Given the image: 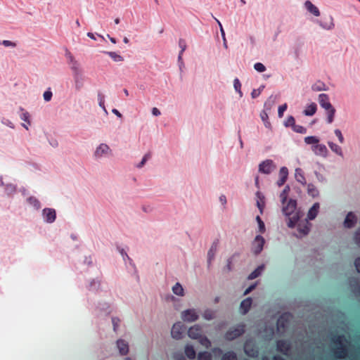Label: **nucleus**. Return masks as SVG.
<instances>
[{
    "mask_svg": "<svg viewBox=\"0 0 360 360\" xmlns=\"http://www.w3.org/2000/svg\"><path fill=\"white\" fill-rule=\"evenodd\" d=\"M201 328L198 325L191 327L188 330V335L192 339H199L201 338Z\"/></svg>",
    "mask_w": 360,
    "mask_h": 360,
    "instance_id": "9b49d317",
    "label": "nucleus"
},
{
    "mask_svg": "<svg viewBox=\"0 0 360 360\" xmlns=\"http://www.w3.org/2000/svg\"><path fill=\"white\" fill-rule=\"evenodd\" d=\"M319 210V204L316 202L313 205V206L309 209L307 214V219L309 220H313L317 216Z\"/></svg>",
    "mask_w": 360,
    "mask_h": 360,
    "instance_id": "5701e85b",
    "label": "nucleus"
},
{
    "mask_svg": "<svg viewBox=\"0 0 360 360\" xmlns=\"http://www.w3.org/2000/svg\"><path fill=\"white\" fill-rule=\"evenodd\" d=\"M288 168L285 167H281L279 171V179L276 182L277 185L278 186H283L285 183L287 179H288Z\"/></svg>",
    "mask_w": 360,
    "mask_h": 360,
    "instance_id": "2eb2a0df",
    "label": "nucleus"
},
{
    "mask_svg": "<svg viewBox=\"0 0 360 360\" xmlns=\"http://www.w3.org/2000/svg\"><path fill=\"white\" fill-rule=\"evenodd\" d=\"M295 179L298 182L301 183L302 184H306L305 177L304 176L302 170L300 168H297L295 169Z\"/></svg>",
    "mask_w": 360,
    "mask_h": 360,
    "instance_id": "bb28decb",
    "label": "nucleus"
},
{
    "mask_svg": "<svg viewBox=\"0 0 360 360\" xmlns=\"http://www.w3.org/2000/svg\"><path fill=\"white\" fill-rule=\"evenodd\" d=\"M110 148L108 145L105 143H101L97 147L94 155L96 157L100 158L105 154H107L110 151Z\"/></svg>",
    "mask_w": 360,
    "mask_h": 360,
    "instance_id": "aec40b11",
    "label": "nucleus"
},
{
    "mask_svg": "<svg viewBox=\"0 0 360 360\" xmlns=\"http://www.w3.org/2000/svg\"><path fill=\"white\" fill-rule=\"evenodd\" d=\"M304 6L306 9L311 13H312L314 16H319L320 11L319 8L314 5L310 1L307 0L304 2Z\"/></svg>",
    "mask_w": 360,
    "mask_h": 360,
    "instance_id": "412c9836",
    "label": "nucleus"
},
{
    "mask_svg": "<svg viewBox=\"0 0 360 360\" xmlns=\"http://www.w3.org/2000/svg\"><path fill=\"white\" fill-rule=\"evenodd\" d=\"M319 140L316 136H307L304 138V142L307 144H314L316 145L319 143Z\"/></svg>",
    "mask_w": 360,
    "mask_h": 360,
    "instance_id": "58836bf2",
    "label": "nucleus"
},
{
    "mask_svg": "<svg viewBox=\"0 0 360 360\" xmlns=\"http://www.w3.org/2000/svg\"><path fill=\"white\" fill-rule=\"evenodd\" d=\"M106 53L115 62L123 61L124 58L122 56L113 51L106 52Z\"/></svg>",
    "mask_w": 360,
    "mask_h": 360,
    "instance_id": "e433bc0d",
    "label": "nucleus"
},
{
    "mask_svg": "<svg viewBox=\"0 0 360 360\" xmlns=\"http://www.w3.org/2000/svg\"><path fill=\"white\" fill-rule=\"evenodd\" d=\"M204 317L208 320L212 319L213 318L212 311H206L204 314Z\"/></svg>",
    "mask_w": 360,
    "mask_h": 360,
    "instance_id": "774afa93",
    "label": "nucleus"
},
{
    "mask_svg": "<svg viewBox=\"0 0 360 360\" xmlns=\"http://www.w3.org/2000/svg\"><path fill=\"white\" fill-rule=\"evenodd\" d=\"M120 319L118 318H116V317H113L112 319V326H113V329L115 331L117 330V327L119 326V324H120Z\"/></svg>",
    "mask_w": 360,
    "mask_h": 360,
    "instance_id": "6e6d98bb",
    "label": "nucleus"
},
{
    "mask_svg": "<svg viewBox=\"0 0 360 360\" xmlns=\"http://www.w3.org/2000/svg\"><path fill=\"white\" fill-rule=\"evenodd\" d=\"M214 20L217 21V22L218 23V25H219V27H220V31H221V36H222V37H223V38H224V37H225V32H224V29H223V27H222V25H221V24L220 21H219L218 19H217L216 18H214Z\"/></svg>",
    "mask_w": 360,
    "mask_h": 360,
    "instance_id": "0e129e2a",
    "label": "nucleus"
},
{
    "mask_svg": "<svg viewBox=\"0 0 360 360\" xmlns=\"http://www.w3.org/2000/svg\"><path fill=\"white\" fill-rule=\"evenodd\" d=\"M287 109V104L285 103L282 105H280L278 107V117H282L283 116V112L286 110Z\"/></svg>",
    "mask_w": 360,
    "mask_h": 360,
    "instance_id": "de8ad7c7",
    "label": "nucleus"
},
{
    "mask_svg": "<svg viewBox=\"0 0 360 360\" xmlns=\"http://www.w3.org/2000/svg\"><path fill=\"white\" fill-rule=\"evenodd\" d=\"M323 86H324V84L322 82H317L312 86V89L314 91H319L324 90Z\"/></svg>",
    "mask_w": 360,
    "mask_h": 360,
    "instance_id": "09e8293b",
    "label": "nucleus"
},
{
    "mask_svg": "<svg viewBox=\"0 0 360 360\" xmlns=\"http://www.w3.org/2000/svg\"><path fill=\"white\" fill-rule=\"evenodd\" d=\"M298 231V236L302 237L304 236L309 232L310 230V224L307 221L304 222L302 224H299L297 229Z\"/></svg>",
    "mask_w": 360,
    "mask_h": 360,
    "instance_id": "dca6fc26",
    "label": "nucleus"
},
{
    "mask_svg": "<svg viewBox=\"0 0 360 360\" xmlns=\"http://www.w3.org/2000/svg\"><path fill=\"white\" fill-rule=\"evenodd\" d=\"M335 109L334 108L330 109V110H326V115H327V122L328 124H330L333 122V120H334V117H335Z\"/></svg>",
    "mask_w": 360,
    "mask_h": 360,
    "instance_id": "473e14b6",
    "label": "nucleus"
},
{
    "mask_svg": "<svg viewBox=\"0 0 360 360\" xmlns=\"http://www.w3.org/2000/svg\"><path fill=\"white\" fill-rule=\"evenodd\" d=\"M254 68L259 72H263L266 70L265 66L261 63H256L254 65Z\"/></svg>",
    "mask_w": 360,
    "mask_h": 360,
    "instance_id": "a18cd8bd",
    "label": "nucleus"
},
{
    "mask_svg": "<svg viewBox=\"0 0 360 360\" xmlns=\"http://www.w3.org/2000/svg\"><path fill=\"white\" fill-rule=\"evenodd\" d=\"M290 191V187L289 186H286L283 191L280 194V198L281 200V202L284 205L285 201L287 200L288 192Z\"/></svg>",
    "mask_w": 360,
    "mask_h": 360,
    "instance_id": "f704fd0d",
    "label": "nucleus"
},
{
    "mask_svg": "<svg viewBox=\"0 0 360 360\" xmlns=\"http://www.w3.org/2000/svg\"><path fill=\"white\" fill-rule=\"evenodd\" d=\"M278 330H284L288 326V315L284 314L281 315L277 320Z\"/></svg>",
    "mask_w": 360,
    "mask_h": 360,
    "instance_id": "a211bd4d",
    "label": "nucleus"
},
{
    "mask_svg": "<svg viewBox=\"0 0 360 360\" xmlns=\"http://www.w3.org/2000/svg\"><path fill=\"white\" fill-rule=\"evenodd\" d=\"M295 125V120L294 117L289 116L285 122V127H292V128H293Z\"/></svg>",
    "mask_w": 360,
    "mask_h": 360,
    "instance_id": "37998d69",
    "label": "nucleus"
},
{
    "mask_svg": "<svg viewBox=\"0 0 360 360\" xmlns=\"http://www.w3.org/2000/svg\"><path fill=\"white\" fill-rule=\"evenodd\" d=\"M186 327L181 322L174 323L172 328L171 335L173 338L179 340L186 331Z\"/></svg>",
    "mask_w": 360,
    "mask_h": 360,
    "instance_id": "7ed1b4c3",
    "label": "nucleus"
},
{
    "mask_svg": "<svg viewBox=\"0 0 360 360\" xmlns=\"http://www.w3.org/2000/svg\"><path fill=\"white\" fill-rule=\"evenodd\" d=\"M181 318L187 322H193L198 319V315L194 309H187L181 313Z\"/></svg>",
    "mask_w": 360,
    "mask_h": 360,
    "instance_id": "0eeeda50",
    "label": "nucleus"
},
{
    "mask_svg": "<svg viewBox=\"0 0 360 360\" xmlns=\"http://www.w3.org/2000/svg\"><path fill=\"white\" fill-rule=\"evenodd\" d=\"M219 245V241H214L207 252V262L208 266L210 265L212 261L214 259L215 254L217 252V248Z\"/></svg>",
    "mask_w": 360,
    "mask_h": 360,
    "instance_id": "4468645a",
    "label": "nucleus"
},
{
    "mask_svg": "<svg viewBox=\"0 0 360 360\" xmlns=\"http://www.w3.org/2000/svg\"><path fill=\"white\" fill-rule=\"evenodd\" d=\"M252 299L250 297H248L243 300L240 305V309L243 314H246L250 309L252 305Z\"/></svg>",
    "mask_w": 360,
    "mask_h": 360,
    "instance_id": "4be33fe9",
    "label": "nucleus"
},
{
    "mask_svg": "<svg viewBox=\"0 0 360 360\" xmlns=\"http://www.w3.org/2000/svg\"><path fill=\"white\" fill-rule=\"evenodd\" d=\"M334 132L336 136L338 138L340 143H342L344 142V137L342 134L341 131L340 129H335Z\"/></svg>",
    "mask_w": 360,
    "mask_h": 360,
    "instance_id": "5fc2aeb1",
    "label": "nucleus"
},
{
    "mask_svg": "<svg viewBox=\"0 0 360 360\" xmlns=\"http://www.w3.org/2000/svg\"><path fill=\"white\" fill-rule=\"evenodd\" d=\"M52 92L49 90L48 91H46L44 93V99L46 101H50L51 98H52Z\"/></svg>",
    "mask_w": 360,
    "mask_h": 360,
    "instance_id": "864d4df0",
    "label": "nucleus"
},
{
    "mask_svg": "<svg viewBox=\"0 0 360 360\" xmlns=\"http://www.w3.org/2000/svg\"><path fill=\"white\" fill-rule=\"evenodd\" d=\"M312 150L316 155L326 157L328 154V149L324 144H316L312 146Z\"/></svg>",
    "mask_w": 360,
    "mask_h": 360,
    "instance_id": "f8f14e48",
    "label": "nucleus"
},
{
    "mask_svg": "<svg viewBox=\"0 0 360 360\" xmlns=\"http://www.w3.org/2000/svg\"><path fill=\"white\" fill-rule=\"evenodd\" d=\"M296 219L293 217L292 218H290L289 219V221L288 223V225L289 227H294L295 226V224H296Z\"/></svg>",
    "mask_w": 360,
    "mask_h": 360,
    "instance_id": "bf43d9fd",
    "label": "nucleus"
},
{
    "mask_svg": "<svg viewBox=\"0 0 360 360\" xmlns=\"http://www.w3.org/2000/svg\"><path fill=\"white\" fill-rule=\"evenodd\" d=\"M259 225V231L260 233H264L265 231V226L263 221H260V222L258 224Z\"/></svg>",
    "mask_w": 360,
    "mask_h": 360,
    "instance_id": "338daca9",
    "label": "nucleus"
},
{
    "mask_svg": "<svg viewBox=\"0 0 360 360\" xmlns=\"http://www.w3.org/2000/svg\"><path fill=\"white\" fill-rule=\"evenodd\" d=\"M198 360H212L211 354L207 352H200Z\"/></svg>",
    "mask_w": 360,
    "mask_h": 360,
    "instance_id": "ea45409f",
    "label": "nucleus"
},
{
    "mask_svg": "<svg viewBox=\"0 0 360 360\" xmlns=\"http://www.w3.org/2000/svg\"><path fill=\"white\" fill-rule=\"evenodd\" d=\"M179 46L180 47L181 49V51L180 52H184V51L186 50V41L183 39H180L179 40Z\"/></svg>",
    "mask_w": 360,
    "mask_h": 360,
    "instance_id": "603ef678",
    "label": "nucleus"
},
{
    "mask_svg": "<svg viewBox=\"0 0 360 360\" xmlns=\"http://www.w3.org/2000/svg\"><path fill=\"white\" fill-rule=\"evenodd\" d=\"M354 265L356 271L360 273V257H358L354 261Z\"/></svg>",
    "mask_w": 360,
    "mask_h": 360,
    "instance_id": "69168bd1",
    "label": "nucleus"
},
{
    "mask_svg": "<svg viewBox=\"0 0 360 360\" xmlns=\"http://www.w3.org/2000/svg\"><path fill=\"white\" fill-rule=\"evenodd\" d=\"M66 56L69 60V63L72 70H74V67L80 68L79 63L75 59L70 52H68Z\"/></svg>",
    "mask_w": 360,
    "mask_h": 360,
    "instance_id": "cd10ccee",
    "label": "nucleus"
},
{
    "mask_svg": "<svg viewBox=\"0 0 360 360\" xmlns=\"http://www.w3.org/2000/svg\"><path fill=\"white\" fill-rule=\"evenodd\" d=\"M292 130L299 134H304L307 133V129L301 125L295 124L292 128Z\"/></svg>",
    "mask_w": 360,
    "mask_h": 360,
    "instance_id": "79ce46f5",
    "label": "nucleus"
},
{
    "mask_svg": "<svg viewBox=\"0 0 360 360\" xmlns=\"http://www.w3.org/2000/svg\"><path fill=\"white\" fill-rule=\"evenodd\" d=\"M307 193L312 197H316L319 195V191L314 185L309 184L307 186Z\"/></svg>",
    "mask_w": 360,
    "mask_h": 360,
    "instance_id": "72a5a7b5",
    "label": "nucleus"
},
{
    "mask_svg": "<svg viewBox=\"0 0 360 360\" xmlns=\"http://www.w3.org/2000/svg\"><path fill=\"white\" fill-rule=\"evenodd\" d=\"M264 243V238L262 236L258 235L255 237L252 245V250L255 255L261 252L263 249Z\"/></svg>",
    "mask_w": 360,
    "mask_h": 360,
    "instance_id": "423d86ee",
    "label": "nucleus"
},
{
    "mask_svg": "<svg viewBox=\"0 0 360 360\" xmlns=\"http://www.w3.org/2000/svg\"><path fill=\"white\" fill-rule=\"evenodd\" d=\"M316 104L315 103H312L306 108L303 113L307 116H312L316 113Z\"/></svg>",
    "mask_w": 360,
    "mask_h": 360,
    "instance_id": "393cba45",
    "label": "nucleus"
},
{
    "mask_svg": "<svg viewBox=\"0 0 360 360\" xmlns=\"http://www.w3.org/2000/svg\"><path fill=\"white\" fill-rule=\"evenodd\" d=\"M257 196V206L259 208L260 213H263V210L264 207V195L259 191L256 193Z\"/></svg>",
    "mask_w": 360,
    "mask_h": 360,
    "instance_id": "b1692460",
    "label": "nucleus"
},
{
    "mask_svg": "<svg viewBox=\"0 0 360 360\" xmlns=\"http://www.w3.org/2000/svg\"><path fill=\"white\" fill-rule=\"evenodd\" d=\"M260 117H261L262 120L264 122L265 127H269L270 122L268 121V118H269L268 114L264 110L261 112Z\"/></svg>",
    "mask_w": 360,
    "mask_h": 360,
    "instance_id": "a19ab883",
    "label": "nucleus"
},
{
    "mask_svg": "<svg viewBox=\"0 0 360 360\" xmlns=\"http://www.w3.org/2000/svg\"><path fill=\"white\" fill-rule=\"evenodd\" d=\"M185 354L190 359H194L195 358L196 353L192 345H187L186 346Z\"/></svg>",
    "mask_w": 360,
    "mask_h": 360,
    "instance_id": "a878e982",
    "label": "nucleus"
},
{
    "mask_svg": "<svg viewBox=\"0 0 360 360\" xmlns=\"http://www.w3.org/2000/svg\"><path fill=\"white\" fill-rule=\"evenodd\" d=\"M233 257H234V255L233 257H231V258L228 259V260H227V264L226 266V269L228 271H230L231 270V263H232V259H233Z\"/></svg>",
    "mask_w": 360,
    "mask_h": 360,
    "instance_id": "680f3d73",
    "label": "nucleus"
},
{
    "mask_svg": "<svg viewBox=\"0 0 360 360\" xmlns=\"http://www.w3.org/2000/svg\"><path fill=\"white\" fill-rule=\"evenodd\" d=\"M319 103L325 110L334 108L330 103L328 96L326 94H321L319 96Z\"/></svg>",
    "mask_w": 360,
    "mask_h": 360,
    "instance_id": "1a4fd4ad",
    "label": "nucleus"
},
{
    "mask_svg": "<svg viewBox=\"0 0 360 360\" xmlns=\"http://www.w3.org/2000/svg\"><path fill=\"white\" fill-rule=\"evenodd\" d=\"M173 292L179 296L184 295V288L179 283H176L172 288Z\"/></svg>",
    "mask_w": 360,
    "mask_h": 360,
    "instance_id": "c756f323",
    "label": "nucleus"
},
{
    "mask_svg": "<svg viewBox=\"0 0 360 360\" xmlns=\"http://www.w3.org/2000/svg\"><path fill=\"white\" fill-rule=\"evenodd\" d=\"M328 146L332 151L340 156L342 155V148L338 145L333 142H328Z\"/></svg>",
    "mask_w": 360,
    "mask_h": 360,
    "instance_id": "7c9ffc66",
    "label": "nucleus"
},
{
    "mask_svg": "<svg viewBox=\"0 0 360 360\" xmlns=\"http://www.w3.org/2000/svg\"><path fill=\"white\" fill-rule=\"evenodd\" d=\"M345 340V338L343 335H338L333 338V342L335 345H339L340 347H337L334 350V354L338 358L342 359L345 358L347 354V349L346 346L342 345V342Z\"/></svg>",
    "mask_w": 360,
    "mask_h": 360,
    "instance_id": "f257e3e1",
    "label": "nucleus"
},
{
    "mask_svg": "<svg viewBox=\"0 0 360 360\" xmlns=\"http://www.w3.org/2000/svg\"><path fill=\"white\" fill-rule=\"evenodd\" d=\"M260 95V89H253V91L251 93V96L252 98H255L258 97Z\"/></svg>",
    "mask_w": 360,
    "mask_h": 360,
    "instance_id": "13d9d810",
    "label": "nucleus"
},
{
    "mask_svg": "<svg viewBox=\"0 0 360 360\" xmlns=\"http://www.w3.org/2000/svg\"><path fill=\"white\" fill-rule=\"evenodd\" d=\"M244 324H238L235 327L230 328L224 335V338L227 340H233L240 337L245 333Z\"/></svg>",
    "mask_w": 360,
    "mask_h": 360,
    "instance_id": "f03ea898",
    "label": "nucleus"
},
{
    "mask_svg": "<svg viewBox=\"0 0 360 360\" xmlns=\"http://www.w3.org/2000/svg\"><path fill=\"white\" fill-rule=\"evenodd\" d=\"M199 339H200V343L202 345H205L206 347H208L210 346L211 342L207 338L201 336V338H200Z\"/></svg>",
    "mask_w": 360,
    "mask_h": 360,
    "instance_id": "8fccbe9b",
    "label": "nucleus"
},
{
    "mask_svg": "<svg viewBox=\"0 0 360 360\" xmlns=\"http://www.w3.org/2000/svg\"><path fill=\"white\" fill-rule=\"evenodd\" d=\"M20 119L30 124V114L27 112H24L20 115Z\"/></svg>",
    "mask_w": 360,
    "mask_h": 360,
    "instance_id": "49530a36",
    "label": "nucleus"
},
{
    "mask_svg": "<svg viewBox=\"0 0 360 360\" xmlns=\"http://www.w3.org/2000/svg\"><path fill=\"white\" fill-rule=\"evenodd\" d=\"M356 222V217L352 212H349L346 216L344 225L347 228H352Z\"/></svg>",
    "mask_w": 360,
    "mask_h": 360,
    "instance_id": "f3484780",
    "label": "nucleus"
},
{
    "mask_svg": "<svg viewBox=\"0 0 360 360\" xmlns=\"http://www.w3.org/2000/svg\"><path fill=\"white\" fill-rule=\"evenodd\" d=\"M276 349L286 354L290 350V344L284 340H279L276 341Z\"/></svg>",
    "mask_w": 360,
    "mask_h": 360,
    "instance_id": "9d476101",
    "label": "nucleus"
},
{
    "mask_svg": "<svg viewBox=\"0 0 360 360\" xmlns=\"http://www.w3.org/2000/svg\"><path fill=\"white\" fill-rule=\"evenodd\" d=\"M98 104H99L100 107H101L105 111H106L105 107L104 96L101 94H98Z\"/></svg>",
    "mask_w": 360,
    "mask_h": 360,
    "instance_id": "3c124183",
    "label": "nucleus"
},
{
    "mask_svg": "<svg viewBox=\"0 0 360 360\" xmlns=\"http://www.w3.org/2000/svg\"><path fill=\"white\" fill-rule=\"evenodd\" d=\"M42 214L44 219L47 223H53L56 217V213L54 209L45 208L43 210Z\"/></svg>",
    "mask_w": 360,
    "mask_h": 360,
    "instance_id": "6e6552de",
    "label": "nucleus"
},
{
    "mask_svg": "<svg viewBox=\"0 0 360 360\" xmlns=\"http://www.w3.org/2000/svg\"><path fill=\"white\" fill-rule=\"evenodd\" d=\"M221 360H237V356L233 351H229L224 354Z\"/></svg>",
    "mask_w": 360,
    "mask_h": 360,
    "instance_id": "2f4dec72",
    "label": "nucleus"
},
{
    "mask_svg": "<svg viewBox=\"0 0 360 360\" xmlns=\"http://www.w3.org/2000/svg\"><path fill=\"white\" fill-rule=\"evenodd\" d=\"M6 190L8 193H13L15 191V186H13V184H8L6 186Z\"/></svg>",
    "mask_w": 360,
    "mask_h": 360,
    "instance_id": "e2e57ef3",
    "label": "nucleus"
},
{
    "mask_svg": "<svg viewBox=\"0 0 360 360\" xmlns=\"http://www.w3.org/2000/svg\"><path fill=\"white\" fill-rule=\"evenodd\" d=\"M275 169L276 165L271 160H266L259 165V172L263 174H269Z\"/></svg>",
    "mask_w": 360,
    "mask_h": 360,
    "instance_id": "20e7f679",
    "label": "nucleus"
},
{
    "mask_svg": "<svg viewBox=\"0 0 360 360\" xmlns=\"http://www.w3.org/2000/svg\"><path fill=\"white\" fill-rule=\"evenodd\" d=\"M73 77L75 83V88L79 90L83 86V74L81 68L74 67Z\"/></svg>",
    "mask_w": 360,
    "mask_h": 360,
    "instance_id": "39448f33",
    "label": "nucleus"
},
{
    "mask_svg": "<svg viewBox=\"0 0 360 360\" xmlns=\"http://www.w3.org/2000/svg\"><path fill=\"white\" fill-rule=\"evenodd\" d=\"M264 265L259 266L255 271H253L248 277L249 280H252L257 278L264 269Z\"/></svg>",
    "mask_w": 360,
    "mask_h": 360,
    "instance_id": "c85d7f7f",
    "label": "nucleus"
},
{
    "mask_svg": "<svg viewBox=\"0 0 360 360\" xmlns=\"http://www.w3.org/2000/svg\"><path fill=\"white\" fill-rule=\"evenodd\" d=\"M233 86L235 90L239 94L240 97L243 96L241 91V84L238 78H236L233 81Z\"/></svg>",
    "mask_w": 360,
    "mask_h": 360,
    "instance_id": "4c0bfd02",
    "label": "nucleus"
},
{
    "mask_svg": "<svg viewBox=\"0 0 360 360\" xmlns=\"http://www.w3.org/2000/svg\"><path fill=\"white\" fill-rule=\"evenodd\" d=\"M355 243L360 246V227L357 229L354 235Z\"/></svg>",
    "mask_w": 360,
    "mask_h": 360,
    "instance_id": "4d7b16f0",
    "label": "nucleus"
},
{
    "mask_svg": "<svg viewBox=\"0 0 360 360\" xmlns=\"http://www.w3.org/2000/svg\"><path fill=\"white\" fill-rule=\"evenodd\" d=\"M2 44L5 46H15V44L11 41H8V40H4L2 41Z\"/></svg>",
    "mask_w": 360,
    "mask_h": 360,
    "instance_id": "052dcab7",
    "label": "nucleus"
},
{
    "mask_svg": "<svg viewBox=\"0 0 360 360\" xmlns=\"http://www.w3.org/2000/svg\"><path fill=\"white\" fill-rule=\"evenodd\" d=\"M27 202L37 210H39L41 207L40 202L35 197L28 198Z\"/></svg>",
    "mask_w": 360,
    "mask_h": 360,
    "instance_id": "c9c22d12",
    "label": "nucleus"
},
{
    "mask_svg": "<svg viewBox=\"0 0 360 360\" xmlns=\"http://www.w3.org/2000/svg\"><path fill=\"white\" fill-rule=\"evenodd\" d=\"M150 157H151V154H150V153H146V154L143 156V158L142 160L141 161V162L137 165V167H139V168L142 167L145 165V163L146 162V161H147L148 159H150Z\"/></svg>",
    "mask_w": 360,
    "mask_h": 360,
    "instance_id": "c03bdc74",
    "label": "nucleus"
},
{
    "mask_svg": "<svg viewBox=\"0 0 360 360\" xmlns=\"http://www.w3.org/2000/svg\"><path fill=\"white\" fill-rule=\"evenodd\" d=\"M117 347L122 355H126L129 352V345L124 340H118L117 341Z\"/></svg>",
    "mask_w": 360,
    "mask_h": 360,
    "instance_id": "6ab92c4d",
    "label": "nucleus"
},
{
    "mask_svg": "<svg viewBox=\"0 0 360 360\" xmlns=\"http://www.w3.org/2000/svg\"><path fill=\"white\" fill-rule=\"evenodd\" d=\"M297 202L294 200H290L288 204L283 207V212L287 216L291 215L296 209Z\"/></svg>",
    "mask_w": 360,
    "mask_h": 360,
    "instance_id": "ddd939ff",
    "label": "nucleus"
}]
</instances>
